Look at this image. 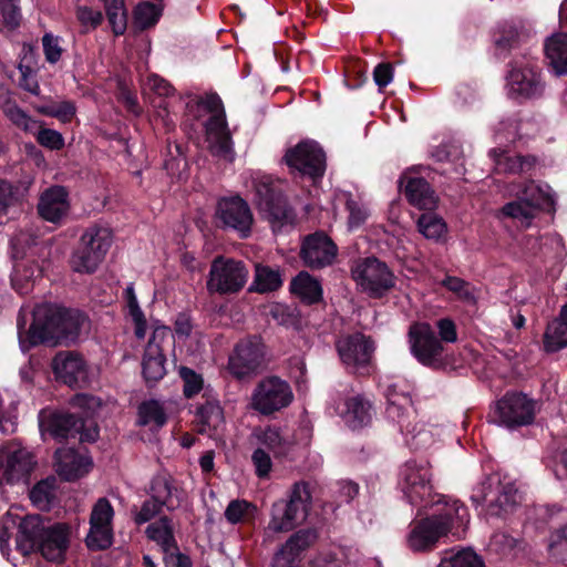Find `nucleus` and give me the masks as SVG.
I'll return each mask as SVG.
<instances>
[{"mask_svg": "<svg viewBox=\"0 0 567 567\" xmlns=\"http://www.w3.org/2000/svg\"><path fill=\"white\" fill-rule=\"evenodd\" d=\"M70 209L69 190L61 185H53L44 189L37 205L39 216L56 226L64 223Z\"/></svg>", "mask_w": 567, "mask_h": 567, "instance_id": "19", "label": "nucleus"}, {"mask_svg": "<svg viewBox=\"0 0 567 567\" xmlns=\"http://www.w3.org/2000/svg\"><path fill=\"white\" fill-rule=\"evenodd\" d=\"M61 38L52 33H45L42 37L43 53L47 62L55 64L60 61L63 49L60 45Z\"/></svg>", "mask_w": 567, "mask_h": 567, "instance_id": "62", "label": "nucleus"}, {"mask_svg": "<svg viewBox=\"0 0 567 567\" xmlns=\"http://www.w3.org/2000/svg\"><path fill=\"white\" fill-rule=\"evenodd\" d=\"M179 378L183 381V394L186 399H193L205 392L207 385H205L204 378L200 373L194 369L182 365L178 370Z\"/></svg>", "mask_w": 567, "mask_h": 567, "instance_id": "48", "label": "nucleus"}, {"mask_svg": "<svg viewBox=\"0 0 567 567\" xmlns=\"http://www.w3.org/2000/svg\"><path fill=\"white\" fill-rule=\"evenodd\" d=\"M293 399L289 383L270 375L260 380L251 395V408L261 415H271L287 408Z\"/></svg>", "mask_w": 567, "mask_h": 567, "instance_id": "15", "label": "nucleus"}, {"mask_svg": "<svg viewBox=\"0 0 567 567\" xmlns=\"http://www.w3.org/2000/svg\"><path fill=\"white\" fill-rule=\"evenodd\" d=\"M372 403L362 394L347 396L337 406V413L352 431L361 430L372 422Z\"/></svg>", "mask_w": 567, "mask_h": 567, "instance_id": "21", "label": "nucleus"}, {"mask_svg": "<svg viewBox=\"0 0 567 567\" xmlns=\"http://www.w3.org/2000/svg\"><path fill=\"white\" fill-rule=\"evenodd\" d=\"M187 166L185 147L181 143L171 144L167 140L166 154L164 159V169L171 176H176L182 173Z\"/></svg>", "mask_w": 567, "mask_h": 567, "instance_id": "47", "label": "nucleus"}, {"mask_svg": "<svg viewBox=\"0 0 567 567\" xmlns=\"http://www.w3.org/2000/svg\"><path fill=\"white\" fill-rule=\"evenodd\" d=\"M112 241L110 228L100 225L87 227L72 255L73 270L80 274H93L104 260Z\"/></svg>", "mask_w": 567, "mask_h": 567, "instance_id": "8", "label": "nucleus"}, {"mask_svg": "<svg viewBox=\"0 0 567 567\" xmlns=\"http://www.w3.org/2000/svg\"><path fill=\"white\" fill-rule=\"evenodd\" d=\"M417 230L426 239L440 241L447 233V225L435 210H423L416 220Z\"/></svg>", "mask_w": 567, "mask_h": 567, "instance_id": "41", "label": "nucleus"}, {"mask_svg": "<svg viewBox=\"0 0 567 567\" xmlns=\"http://www.w3.org/2000/svg\"><path fill=\"white\" fill-rule=\"evenodd\" d=\"M85 544L90 550H105L113 544L112 526H90Z\"/></svg>", "mask_w": 567, "mask_h": 567, "instance_id": "51", "label": "nucleus"}, {"mask_svg": "<svg viewBox=\"0 0 567 567\" xmlns=\"http://www.w3.org/2000/svg\"><path fill=\"white\" fill-rule=\"evenodd\" d=\"M56 379L70 388L83 389L90 384L89 368L84 358L72 351L56 353L52 361Z\"/></svg>", "mask_w": 567, "mask_h": 567, "instance_id": "18", "label": "nucleus"}, {"mask_svg": "<svg viewBox=\"0 0 567 567\" xmlns=\"http://www.w3.org/2000/svg\"><path fill=\"white\" fill-rule=\"evenodd\" d=\"M195 416L200 425L199 433L202 434L207 431H217L224 423V410L218 394L209 384L195 406Z\"/></svg>", "mask_w": 567, "mask_h": 567, "instance_id": "25", "label": "nucleus"}, {"mask_svg": "<svg viewBox=\"0 0 567 567\" xmlns=\"http://www.w3.org/2000/svg\"><path fill=\"white\" fill-rule=\"evenodd\" d=\"M264 360V350L260 342L251 339L240 340L234 353L229 357V370L237 379H245L255 373Z\"/></svg>", "mask_w": 567, "mask_h": 567, "instance_id": "20", "label": "nucleus"}, {"mask_svg": "<svg viewBox=\"0 0 567 567\" xmlns=\"http://www.w3.org/2000/svg\"><path fill=\"white\" fill-rule=\"evenodd\" d=\"M282 161L291 173L297 172L312 182L321 179L326 173V153L313 140H303L289 147Z\"/></svg>", "mask_w": 567, "mask_h": 567, "instance_id": "12", "label": "nucleus"}, {"mask_svg": "<svg viewBox=\"0 0 567 567\" xmlns=\"http://www.w3.org/2000/svg\"><path fill=\"white\" fill-rule=\"evenodd\" d=\"M342 363L352 372L369 374L374 344L361 332L348 334L336 344Z\"/></svg>", "mask_w": 567, "mask_h": 567, "instance_id": "16", "label": "nucleus"}, {"mask_svg": "<svg viewBox=\"0 0 567 567\" xmlns=\"http://www.w3.org/2000/svg\"><path fill=\"white\" fill-rule=\"evenodd\" d=\"M114 509L105 497L99 498L90 516V526H112Z\"/></svg>", "mask_w": 567, "mask_h": 567, "instance_id": "55", "label": "nucleus"}, {"mask_svg": "<svg viewBox=\"0 0 567 567\" xmlns=\"http://www.w3.org/2000/svg\"><path fill=\"white\" fill-rule=\"evenodd\" d=\"M34 465L33 455L25 449L9 453L6 460H0V485L27 482Z\"/></svg>", "mask_w": 567, "mask_h": 567, "instance_id": "22", "label": "nucleus"}, {"mask_svg": "<svg viewBox=\"0 0 567 567\" xmlns=\"http://www.w3.org/2000/svg\"><path fill=\"white\" fill-rule=\"evenodd\" d=\"M398 487L404 498L417 507V516H422L426 508L439 507L449 502L444 495L433 492L431 466L424 460H409L400 467Z\"/></svg>", "mask_w": 567, "mask_h": 567, "instance_id": "3", "label": "nucleus"}, {"mask_svg": "<svg viewBox=\"0 0 567 567\" xmlns=\"http://www.w3.org/2000/svg\"><path fill=\"white\" fill-rule=\"evenodd\" d=\"M94 400V396L89 394H76L74 396V404L83 409V412L79 413L81 421L84 424V426L78 433L80 442L93 443L99 439V425L94 419L91 417V412L89 411Z\"/></svg>", "mask_w": 567, "mask_h": 567, "instance_id": "39", "label": "nucleus"}, {"mask_svg": "<svg viewBox=\"0 0 567 567\" xmlns=\"http://www.w3.org/2000/svg\"><path fill=\"white\" fill-rule=\"evenodd\" d=\"M168 422L164 404L156 399H147L137 405L136 425L147 426L151 431L163 429Z\"/></svg>", "mask_w": 567, "mask_h": 567, "instance_id": "34", "label": "nucleus"}, {"mask_svg": "<svg viewBox=\"0 0 567 567\" xmlns=\"http://www.w3.org/2000/svg\"><path fill=\"white\" fill-rule=\"evenodd\" d=\"M20 0H0V13L2 16L3 27L13 31L20 27L22 14Z\"/></svg>", "mask_w": 567, "mask_h": 567, "instance_id": "53", "label": "nucleus"}, {"mask_svg": "<svg viewBox=\"0 0 567 567\" xmlns=\"http://www.w3.org/2000/svg\"><path fill=\"white\" fill-rule=\"evenodd\" d=\"M249 270L243 260L216 256L212 262L206 280V289L210 295H235L247 284Z\"/></svg>", "mask_w": 567, "mask_h": 567, "instance_id": "10", "label": "nucleus"}, {"mask_svg": "<svg viewBox=\"0 0 567 567\" xmlns=\"http://www.w3.org/2000/svg\"><path fill=\"white\" fill-rule=\"evenodd\" d=\"M179 492L182 491L178 488L176 480L165 471L157 473L151 480L148 491L151 497L169 512L181 506L183 497Z\"/></svg>", "mask_w": 567, "mask_h": 567, "instance_id": "28", "label": "nucleus"}, {"mask_svg": "<svg viewBox=\"0 0 567 567\" xmlns=\"http://www.w3.org/2000/svg\"><path fill=\"white\" fill-rule=\"evenodd\" d=\"M83 426L80 414L69 412H53L40 422L42 432L48 433L58 442L76 437Z\"/></svg>", "mask_w": 567, "mask_h": 567, "instance_id": "26", "label": "nucleus"}, {"mask_svg": "<svg viewBox=\"0 0 567 567\" xmlns=\"http://www.w3.org/2000/svg\"><path fill=\"white\" fill-rule=\"evenodd\" d=\"M42 112L62 123H70L76 114V106L72 101H61L44 107Z\"/></svg>", "mask_w": 567, "mask_h": 567, "instance_id": "58", "label": "nucleus"}, {"mask_svg": "<svg viewBox=\"0 0 567 567\" xmlns=\"http://www.w3.org/2000/svg\"><path fill=\"white\" fill-rule=\"evenodd\" d=\"M431 515L415 520L408 535V546L414 553L430 551L449 533L460 535L468 523V512L458 501L444 502Z\"/></svg>", "mask_w": 567, "mask_h": 567, "instance_id": "2", "label": "nucleus"}, {"mask_svg": "<svg viewBox=\"0 0 567 567\" xmlns=\"http://www.w3.org/2000/svg\"><path fill=\"white\" fill-rule=\"evenodd\" d=\"M471 501L476 508L486 505L487 513L496 517L513 511L519 502L515 483L502 480L499 473L486 475L473 488Z\"/></svg>", "mask_w": 567, "mask_h": 567, "instance_id": "7", "label": "nucleus"}, {"mask_svg": "<svg viewBox=\"0 0 567 567\" xmlns=\"http://www.w3.org/2000/svg\"><path fill=\"white\" fill-rule=\"evenodd\" d=\"M166 357L162 348L150 340L143 355L142 374L148 388L155 385L166 375Z\"/></svg>", "mask_w": 567, "mask_h": 567, "instance_id": "32", "label": "nucleus"}, {"mask_svg": "<svg viewBox=\"0 0 567 567\" xmlns=\"http://www.w3.org/2000/svg\"><path fill=\"white\" fill-rule=\"evenodd\" d=\"M12 258L16 260L11 274V286L21 296H25L32 291L37 278L42 276V269L34 260H19V252L12 245Z\"/></svg>", "mask_w": 567, "mask_h": 567, "instance_id": "29", "label": "nucleus"}, {"mask_svg": "<svg viewBox=\"0 0 567 567\" xmlns=\"http://www.w3.org/2000/svg\"><path fill=\"white\" fill-rule=\"evenodd\" d=\"M440 567H485V564L480 555L467 548L442 559Z\"/></svg>", "mask_w": 567, "mask_h": 567, "instance_id": "52", "label": "nucleus"}, {"mask_svg": "<svg viewBox=\"0 0 567 567\" xmlns=\"http://www.w3.org/2000/svg\"><path fill=\"white\" fill-rule=\"evenodd\" d=\"M233 138L229 133H223L215 136V142L212 145V153L224 159L234 161L235 152L233 147Z\"/></svg>", "mask_w": 567, "mask_h": 567, "instance_id": "64", "label": "nucleus"}, {"mask_svg": "<svg viewBox=\"0 0 567 567\" xmlns=\"http://www.w3.org/2000/svg\"><path fill=\"white\" fill-rule=\"evenodd\" d=\"M55 477L50 476L44 480H41L38 482L31 489H30V499L31 502L40 509H49L54 497V491H55Z\"/></svg>", "mask_w": 567, "mask_h": 567, "instance_id": "46", "label": "nucleus"}, {"mask_svg": "<svg viewBox=\"0 0 567 567\" xmlns=\"http://www.w3.org/2000/svg\"><path fill=\"white\" fill-rule=\"evenodd\" d=\"M533 163L524 156H508L504 152L495 157V167L498 173L518 174L530 169Z\"/></svg>", "mask_w": 567, "mask_h": 567, "instance_id": "50", "label": "nucleus"}, {"mask_svg": "<svg viewBox=\"0 0 567 567\" xmlns=\"http://www.w3.org/2000/svg\"><path fill=\"white\" fill-rule=\"evenodd\" d=\"M403 193L409 204L420 210H435L437 208L439 196L423 177H409Z\"/></svg>", "mask_w": 567, "mask_h": 567, "instance_id": "30", "label": "nucleus"}, {"mask_svg": "<svg viewBox=\"0 0 567 567\" xmlns=\"http://www.w3.org/2000/svg\"><path fill=\"white\" fill-rule=\"evenodd\" d=\"M163 16V8L153 1H141L133 10V24L140 32L154 28Z\"/></svg>", "mask_w": 567, "mask_h": 567, "instance_id": "42", "label": "nucleus"}, {"mask_svg": "<svg viewBox=\"0 0 567 567\" xmlns=\"http://www.w3.org/2000/svg\"><path fill=\"white\" fill-rule=\"evenodd\" d=\"M255 436L276 457L286 455L290 449L289 442L281 435L280 429L277 426L267 425L264 430L255 431Z\"/></svg>", "mask_w": 567, "mask_h": 567, "instance_id": "43", "label": "nucleus"}, {"mask_svg": "<svg viewBox=\"0 0 567 567\" xmlns=\"http://www.w3.org/2000/svg\"><path fill=\"white\" fill-rule=\"evenodd\" d=\"M87 316L74 308L52 302L38 305L32 312V322L27 331L29 347L75 344Z\"/></svg>", "mask_w": 567, "mask_h": 567, "instance_id": "1", "label": "nucleus"}, {"mask_svg": "<svg viewBox=\"0 0 567 567\" xmlns=\"http://www.w3.org/2000/svg\"><path fill=\"white\" fill-rule=\"evenodd\" d=\"M338 255V246L323 230L306 235L300 245L299 257L305 267L311 270L331 266Z\"/></svg>", "mask_w": 567, "mask_h": 567, "instance_id": "17", "label": "nucleus"}, {"mask_svg": "<svg viewBox=\"0 0 567 567\" xmlns=\"http://www.w3.org/2000/svg\"><path fill=\"white\" fill-rule=\"evenodd\" d=\"M104 8L114 35H123L127 29V10L124 0H104Z\"/></svg>", "mask_w": 567, "mask_h": 567, "instance_id": "45", "label": "nucleus"}, {"mask_svg": "<svg viewBox=\"0 0 567 567\" xmlns=\"http://www.w3.org/2000/svg\"><path fill=\"white\" fill-rule=\"evenodd\" d=\"M269 316L280 326L299 330L301 318L297 308L284 303H275L269 310Z\"/></svg>", "mask_w": 567, "mask_h": 567, "instance_id": "49", "label": "nucleus"}, {"mask_svg": "<svg viewBox=\"0 0 567 567\" xmlns=\"http://www.w3.org/2000/svg\"><path fill=\"white\" fill-rule=\"evenodd\" d=\"M506 76L508 94L515 100H529L542 96L545 84L537 64L526 56L508 63Z\"/></svg>", "mask_w": 567, "mask_h": 567, "instance_id": "13", "label": "nucleus"}, {"mask_svg": "<svg viewBox=\"0 0 567 567\" xmlns=\"http://www.w3.org/2000/svg\"><path fill=\"white\" fill-rule=\"evenodd\" d=\"M408 342L411 354L423 367L435 371H446L453 368L452 354L443 346L436 331L427 322H415L408 331Z\"/></svg>", "mask_w": 567, "mask_h": 567, "instance_id": "4", "label": "nucleus"}, {"mask_svg": "<svg viewBox=\"0 0 567 567\" xmlns=\"http://www.w3.org/2000/svg\"><path fill=\"white\" fill-rule=\"evenodd\" d=\"M282 285L284 279L279 268L256 264L254 280L249 286L248 291L257 293H269L279 290Z\"/></svg>", "mask_w": 567, "mask_h": 567, "instance_id": "36", "label": "nucleus"}, {"mask_svg": "<svg viewBox=\"0 0 567 567\" xmlns=\"http://www.w3.org/2000/svg\"><path fill=\"white\" fill-rule=\"evenodd\" d=\"M539 207L540 203L538 202L519 198L517 200L506 203L501 208V214L508 218L519 219L528 226Z\"/></svg>", "mask_w": 567, "mask_h": 567, "instance_id": "44", "label": "nucleus"}, {"mask_svg": "<svg viewBox=\"0 0 567 567\" xmlns=\"http://www.w3.org/2000/svg\"><path fill=\"white\" fill-rule=\"evenodd\" d=\"M543 347L546 353H555L567 347V302L560 306L559 317L547 324Z\"/></svg>", "mask_w": 567, "mask_h": 567, "instance_id": "35", "label": "nucleus"}, {"mask_svg": "<svg viewBox=\"0 0 567 567\" xmlns=\"http://www.w3.org/2000/svg\"><path fill=\"white\" fill-rule=\"evenodd\" d=\"M49 525L40 515H28L19 524L18 543L27 546L30 550H35L40 538L48 532Z\"/></svg>", "mask_w": 567, "mask_h": 567, "instance_id": "37", "label": "nucleus"}, {"mask_svg": "<svg viewBox=\"0 0 567 567\" xmlns=\"http://www.w3.org/2000/svg\"><path fill=\"white\" fill-rule=\"evenodd\" d=\"M250 509H256L255 505L246 499H233L227 505L224 516L233 525L241 523L249 514Z\"/></svg>", "mask_w": 567, "mask_h": 567, "instance_id": "56", "label": "nucleus"}, {"mask_svg": "<svg viewBox=\"0 0 567 567\" xmlns=\"http://www.w3.org/2000/svg\"><path fill=\"white\" fill-rule=\"evenodd\" d=\"M567 548V525L563 524L555 529L547 544L548 554L557 561H565V550Z\"/></svg>", "mask_w": 567, "mask_h": 567, "instance_id": "54", "label": "nucleus"}, {"mask_svg": "<svg viewBox=\"0 0 567 567\" xmlns=\"http://www.w3.org/2000/svg\"><path fill=\"white\" fill-rule=\"evenodd\" d=\"M488 417L509 430L529 425L535 420V401L523 392L507 391L491 408Z\"/></svg>", "mask_w": 567, "mask_h": 567, "instance_id": "11", "label": "nucleus"}, {"mask_svg": "<svg viewBox=\"0 0 567 567\" xmlns=\"http://www.w3.org/2000/svg\"><path fill=\"white\" fill-rule=\"evenodd\" d=\"M76 19L80 24L85 28L83 33H86L90 29L94 30L102 24L103 14L100 10L80 6L76 8Z\"/></svg>", "mask_w": 567, "mask_h": 567, "instance_id": "59", "label": "nucleus"}, {"mask_svg": "<svg viewBox=\"0 0 567 567\" xmlns=\"http://www.w3.org/2000/svg\"><path fill=\"white\" fill-rule=\"evenodd\" d=\"M351 275L361 291L370 298L381 299L395 286V276L386 262L375 256L358 258L351 266Z\"/></svg>", "mask_w": 567, "mask_h": 567, "instance_id": "9", "label": "nucleus"}, {"mask_svg": "<svg viewBox=\"0 0 567 567\" xmlns=\"http://www.w3.org/2000/svg\"><path fill=\"white\" fill-rule=\"evenodd\" d=\"M148 539L155 542L162 549H176L177 540L174 535V526L172 518L164 515L156 522L151 523L145 530Z\"/></svg>", "mask_w": 567, "mask_h": 567, "instance_id": "38", "label": "nucleus"}, {"mask_svg": "<svg viewBox=\"0 0 567 567\" xmlns=\"http://www.w3.org/2000/svg\"><path fill=\"white\" fill-rule=\"evenodd\" d=\"M56 473L68 482L86 475L93 466L92 460L80 454L74 447H60L54 452Z\"/></svg>", "mask_w": 567, "mask_h": 567, "instance_id": "24", "label": "nucleus"}, {"mask_svg": "<svg viewBox=\"0 0 567 567\" xmlns=\"http://www.w3.org/2000/svg\"><path fill=\"white\" fill-rule=\"evenodd\" d=\"M545 62L549 72L560 76L567 74V32L553 33L544 43Z\"/></svg>", "mask_w": 567, "mask_h": 567, "instance_id": "31", "label": "nucleus"}, {"mask_svg": "<svg viewBox=\"0 0 567 567\" xmlns=\"http://www.w3.org/2000/svg\"><path fill=\"white\" fill-rule=\"evenodd\" d=\"M289 291L307 306L317 305L323 299L321 282L308 271H299L290 281Z\"/></svg>", "mask_w": 567, "mask_h": 567, "instance_id": "33", "label": "nucleus"}, {"mask_svg": "<svg viewBox=\"0 0 567 567\" xmlns=\"http://www.w3.org/2000/svg\"><path fill=\"white\" fill-rule=\"evenodd\" d=\"M218 226L227 231H234L240 239L250 237L254 215L249 204L239 195L225 196L216 205Z\"/></svg>", "mask_w": 567, "mask_h": 567, "instance_id": "14", "label": "nucleus"}, {"mask_svg": "<svg viewBox=\"0 0 567 567\" xmlns=\"http://www.w3.org/2000/svg\"><path fill=\"white\" fill-rule=\"evenodd\" d=\"M164 507V505L158 504V502H156L152 497L145 499L142 503L140 511H137L134 514L135 524L140 526L151 522L155 516H157L162 512Z\"/></svg>", "mask_w": 567, "mask_h": 567, "instance_id": "63", "label": "nucleus"}, {"mask_svg": "<svg viewBox=\"0 0 567 567\" xmlns=\"http://www.w3.org/2000/svg\"><path fill=\"white\" fill-rule=\"evenodd\" d=\"M251 462L255 466V473L258 478H267L272 470V461L268 452L258 447L251 455Z\"/></svg>", "mask_w": 567, "mask_h": 567, "instance_id": "61", "label": "nucleus"}, {"mask_svg": "<svg viewBox=\"0 0 567 567\" xmlns=\"http://www.w3.org/2000/svg\"><path fill=\"white\" fill-rule=\"evenodd\" d=\"M254 186L257 207L274 231L295 223V209L278 181L271 176H261L255 179Z\"/></svg>", "mask_w": 567, "mask_h": 567, "instance_id": "5", "label": "nucleus"}, {"mask_svg": "<svg viewBox=\"0 0 567 567\" xmlns=\"http://www.w3.org/2000/svg\"><path fill=\"white\" fill-rule=\"evenodd\" d=\"M522 31L513 20H503L491 31L494 54L498 60H505L520 44Z\"/></svg>", "mask_w": 567, "mask_h": 567, "instance_id": "27", "label": "nucleus"}, {"mask_svg": "<svg viewBox=\"0 0 567 567\" xmlns=\"http://www.w3.org/2000/svg\"><path fill=\"white\" fill-rule=\"evenodd\" d=\"M544 464L558 481L567 477V447L563 442L553 441L547 446Z\"/></svg>", "mask_w": 567, "mask_h": 567, "instance_id": "40", "label": "nucleus"}, {"mask_svg": "<svg viewBox=\"0 0 567 567\" xmlns=\"http://www.w3.org/2000/svg\"><path fill=\"white\" fill-rule=\"evenodd\" d=\"M311 501V484L306 481L296 482L291 487L289 499H280L272 504L268 529L274 533L295 529L307 518Z\"/></svg>", "mask_w": 567, "mask_h": 567, "instance_id": "6", "label": "nucleus"}, {"mask_svg": "<svg viewBox=\"0 0 567 567\" xmlns=\"http://www.w3.org/2000/svg\"><path fill=\"white\" fill-rule=\"evenodd\" d=\"M70 543V528L63 523L49 524L48 532L40 538L35 550L49 561L61 563L65 558Z\"/></svg>", "mask_w": 567, "mask_h": 567, "instance_id": "23", "label": "nucleus"}, {"mask_svg": "<svg viewBox=\"0 0 567 567\" xmlns=\"http://www.w3.org/2000/svg\"><path fill=\"white\" fill-rule=\"evenodd\" d=\"M440 285L446 290L453 292L457 299L462 301H472L474 299V296L470 290V282L460 277L447 275Z\"/></svg>", "mask_w": 567, "mask_h": 567, "instance_id": "57", "label": "nucleus"}, {"mask_svg": "<svg viewBox=\"0 0 567 567\" xmlns=\"http://www.w3.org/2000/svg\"><path fill=\"white\" fill-rule=\"evenodd\" d=\"M37 142L51 151H60L64 147L62 134L52 128L41 127L37 134Z\"/></svg>", "mask_w": 567, "mask_h": 567, "instance_id": "60", "label": "nucleus"}]
</instances>
